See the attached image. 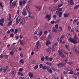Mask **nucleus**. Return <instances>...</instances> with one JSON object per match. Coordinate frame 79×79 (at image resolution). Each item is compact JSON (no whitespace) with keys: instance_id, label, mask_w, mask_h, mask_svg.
Masks as SVG:
<instances>
[{"instance_id":"nucleus-1","label":"nucleus","mask_w":79,"mask_h":79,"mask_svg":"<svg viewBox=\"0 0 79 79\" xmlns=\"http://www.w3.org/2000/svg\"><path fill=\"white\" fill-rule=\"evenodd\" d=\"M40 41H38L36 43L35 46V48H34V51L37 52L38 49L40 48Z\"/></svg>"},{"instance_id":"nucleus-2","label":"nucleus","mask_w":79,"mask_h":79,"mask_svg":"<svg viewBox=\"0 0 79 79\" xmlns=\"http://www.w3.org/2000/svg\"><path fill=\"white\" fill-rule=\"evenodd\" d=\"M69 41L71 43H73V44H77V41L74 39H73V38H69Z\"/></svg>"},{"instance_id":"nucleus-3","label":"nucleus","mask_w":79,"mask_h":79,"mask_svg":"<svg viewBox=\"0 0 79 79\" xmlns=\"http://www.w3.org/2000/svg\"><path fill=\"white\" fill-rule=\"evenodd\" d=\"M16 71L15 70L12 71L11 73V76L12 78H14L15 76L16 75Z\"/></svg>"},{"instance_id":"nucleus-4","label":"nucleus","mask_w":79,"mask_h":79,"mask_svg":"<svg viewBox=\"0 0 79 79\" xmlns=\"http://www.w3.org/2000/svg\"><path fill=\"white\" fill-rule=\"evenodd\" d=\"M20 17V16H19L16 19V22L17 24H18L21 21V18Z\"/></svg>"},{"instance_id":"nucleus-5","label":"nucleus","mask_w":79,"mask_h":79,"mask_svg":"<svg viewBox=\"0 0 79 79\" xmlns=\"http://www.w3.org/2000/svg\"><path fill=\"white\" fill-rule=\"evenodd\" d=\"M58 53H59V56L60 57H64V55L63 54L62 52H61L59 50H58Z\"/></svg>"},{"instance_id":"nucleus-6","label":"nucleus","mask_w":79,"mask_h":79,"mask_svg":"<svg viewBox=\"0 0 79 79\" xmlns=\"http://www.w3.org/2000/svg\"><path fill=\"white\" fill-rule=\"evenodd\" d=\"M57 66L58 67H59V66L63 67L65 66V65H64V63H60L58 64Z\"/></svg>"},{"instance_id":"nucleus-7","label":"nucleus","mask_w":79,"mask_h":79,"mask_svg":"<svg viewBox=\"0 0 79 79\" xmlns=\"http://www.w3.org/2000/svg\"><path fill=\"white\" fill-rule=\"evenodd\" d=\"M25 23V19L24 18H23L21 20V21L20 22V24L22 25H23L24 23Z\"/></svg>"},{"instance_id":"nucleus-8","label":"nucleus","mask_w":79,"mask_h":79,"mask_svg":"<svg viewBox=\"0 0 79 79\" xmlns=\"http://www.w3.org/2000/svg\"><path fill=\"white\" fill-rule=\"evenodd\" d=\"M16 1H14L12 3L11 6L13 8H15L16 5Z\"/></svg>"},{"instance_id":"nucleus-9","label":"nucleus","mask_w":79,"mask_h":79,"mask_svg":"<svg viewBox=\"0 0 79 79\" xmlns=\"http://www.w3.org/2000/svg\"><path fill=\"white\" fill-rule=\"evenodd\" d=\"M68 3L71 5H74V3L73 2V0H70L68 1Z\"/></svg>"},{"instance_id":"nucleus-10","label":"nucleus","mask_w":79,"mask_h":79,"mask_svg":"<svg viewBox=\"0 0 79 79\" xmlns=\"http://www.w3.org/2000/svg\"><path fill=\"white\" fill-rule=\"evenodd\" d=\"M34 6L35 8H37V10H41L42 7L40 6L35 5Z\"/></svg>"},{"instance_id":"nucleus-11","label":"nucleus","mask_w":79,"mask_h":79,"mask_svg":"<svg viewBox=\"0 0 79 79\" xmlns=\"http://www.w3.org/2000/svg\"><path fill=\"white\" fill-rule=\"evenodd\" d=\"M56 12L57 14L59 15V17H60V18L61 17V15H62V14H63V13H62V12H60L59 11H56Z\"/></svg>"},{"instance_id":"nucleus-12","label":"nucleus","mask_w":79,"mask_h":79,"mask_svg":"<svg viewBox=\"0 0 79 79\" xmlns=\"http://www.w3.org/2000/svg\"><path fill=\"white\" fill-rule=\"evenodd\" d=\"M27 12L28 13L29 16L31 18H32L33 17L31 16V12L29 10H27Z\"/></svg>"},{"instance_id":"nucleus-13","label":"nucleus","mask_w":79,"mask_h":79,"mask_svg":"<svg viewBox=\"0 0 79 79\" xmlns=\"http://www.w3.org/2000/svg\"><path fill=\"white\" fill-rule=\"evenodd\" d=\"M75 53L77 54V55L79 54V49H75Z\"/></svg>"},{"instance_id":"nucleus-14","label":"nucleus","mask_w":79,"mask_h":79,"mask_svg":"<svg viewBox=\"0 0 79 79\" xmlns=\"http://www.w3.org/2000/svg\"><path fill=\"white\" fill-rule=\"evenodd\" d=\"M28 75L30 76V78L33 77V74L31 72H29L28 73Z\"/></svg>"},{"instance_id":"nucleus-15","label":"nucleus","mask_w":79,"mask_h":79,"mask_svg":"<svg viewBox=\"0 0 79 79\" xmlns=\"http://www.w3.org/2000/svg\"><path fill=\"white\" fill-rule=\"evenodd\" d=\"M9 21H10L8 22L7 24L8 26H10V25H11V24H12V22H13V21H12L11 20Z\"/></svg>"},{"instance_id":"nucleus-16","label":"nucleus","mask_w":79,"mask_h":79,"mask_svg":"<svg viewBox=\"0 0 79 79\" xmlns=\"http://www.w3.org/2000/svg\"><path fill=\"white\" fill-rule=\"evenodd\" d=\"M69 13H68V14H64V16L65 18H67V17H68V16H69Z\"/></svg>"},{"instance_id":"nucleus-17","label":"nucleus","mask_w":79,"mask_h":79,"mask_svg":"<svg viewBox=\"0 0 79 79\" xmlns=\"http://www.w3.org/2000/svg\"><path fill=\"white\" fill-rule=\"evenodd\" d=\"M47 42L46 43V44L47 45V46H48V45H50L51 42H50V40H47Z\"/></svg>"},{"instance_id":"nucleus-18","label":"nucleus","mask_w":79,"mask_h":79,"mask_svg":"<svg viewBox=\"0 0 79 79\" xmlns=\"http://www.w3.org/2000/svg\"><path fill=\"white\" fill-rule=\"evenodd\" d=\"M41 57V60L43 61H44L45 60V57H44V56H42Z\"/></svg>"},{"instance_id":"nucleus-19","label":"nucleus","mask_w":79,"mask_h":79,"mask_svg":"<svg viewBox=\"0 0 79 79\" xmlns=\"http://www.w3.org/2000/svg\"><path fill=\"white\" fill-rule=\"evenodd\" d=\"M48 73H49L50 74H52V73L53 72V71H52V70L51 69H49V70H48Z\"/></svg>"},{"instance_id":"nucleus-20","label":"nucleus","mask_w":79,"mask_h":79,"mask_svg":"<svg viewBox=\"0 0 79 79\" xmlns=\"http://www.w3.org/2000/svg\"><path fill=\"white\" fill-rule=\"evenodd\" d=\"M52 31L53 32H56V30L55 29V27H53L52 29Z\"/></svg>"},{"instance_id":"nucleus-21","label":"nucleus","mask_w":79,"mask_h":79,"mask_svg":"<svg viewBox=\"0 0 79 79\" xmlns=\"http://www.w3.org/2000/svg\"><path fill=\"white\" fill-rule=\"evenodd\" d=\"M69 46L68 45H65V48L67 50H68V51H70V49L69 48Z\"/></svg>"},{"instance_id":"nucleus-22","label":"nucleus","mask_w":79,"mask_h":79,"mask_svg":"<svg viewBox=\"0 0 79 79\" xmlns=\"http://www.w3.org/2000/svg\"><path fill=\"white\" fill-rule=\"evenodd\" d=\"M22 14L24 16H26V12L24 10H23L22 12Z\"/></svg>"},{"instance_id":"nucleus-23","label":"nucleus","mask_w":79,"mask_h":79,"mask_svg":"<svg viewBox=\"0 0 79 79\" xmlns=\"http://www.w3.org/2000/svg\"><path fill=\"white\" fill-rule=\"evenodd\" d=\"M19 63H21L22 64H24V61L23 60V59H21L19 61Z\"/></svg>"},{"instance_id":"nucleus-24","label":"nucleus","mask_w":79,"mask_h":79,"mask_svg":"<svg viewBox=\"0 0 79 79\" xmlns=\"http://www.w3.org/2000/svg\"><path fill=\"white\" fill-rule=\"evenodd\" d=\"M78 8H79V5H76L74 6L73 9H74V10H76V9Z\"/></svg>"},{"instance_id":"nucleus-25","label":"nucleus","mask_w":79,"mask_h":79,"mask_svg":"<svg viewBox=\"0 0 79 79\" xmlns=\"http://www.w3.org/2000/svg\"><path fill=\"white\" fill-rule=\"evenodd\" d=\"M42 32H43V30H41L39 33V35H42Z\"/></svg>"},{"instance_id":"nucleus-26","label":"nucleus","mask_w":79,"mask_h":79,"mask_svg":"<svg viewBox=\"0 0 79 79\" xmlns=\"http://www.w3.org/2000/svg\"><path fill=\"white\" fill-rule=\"evenodd\" d=\"M46 64H47V65H49V66H51L52 65V64L51 63H50V62H47L46 63Z\"/></svg>"},{"instance_id":"nucleus-27","label":"nucleus","mask_w":79,"mask_h":79,"mask_svg":"<svg viewBox=\"0 0 79 79\" xmlns=\"http://www.w3.org/2000/svg\"><path fill=\"white\" fill-rule=\"evenodd\" d=\"M60 19H59L55 21V24H57V23H58L60 22Z\"/></svg>"},{"instance_id":"nucleus-28","label":"nucleus","mask_w":79,"mask_h":79,"mask_svg":"<svg viewBox=\"0 0 79 79\" xmlns=\"http://www.w3.org/2000/svg\"><path fill=\"white\" fill-rule=\"evenodd\" d=\"M47 52L48 53H51V51L48 49H47Z\"/></svg>"},{"instance_id":"nucleus-29","label":"nucleus","mask_w":79,"mask_h":79,"mask_svg":"<svg viewBox=\"0 0 79 79\" xmlns=\"http://www.w3.org/2000/svg\"><path fill=\"white\" fill-rule=\"evenodd\" d=\"M22 3L23 2L21 1L19 2V5L21 6H23V4H22Z\"/></svg>"},{"instance_id":"nucleus-30","label":"nucleus","mask_w":79,"mask_h":79,"mask_svg":"<svg viewBox=\"0 0 79 79\" xmlns=\"http://www.w3.org/2000/svg\"><path fill=\"white\" fill-rule=\"evenodd\" d=\"M18 74L19 75H20V76H23V74L20 72H18Z\"/></svg>"},{"instance_id":"nucleus-31","label":"nucleus","mask_w":79,"mask_h":79,"mask_svg":"<svg viewBox=\"0 0 79 79\" xmlns=\"http://www.w3.org/2000/svg\"><path fill=\"white\" fill-rule=\"evenodd\" d=\"M45 59L46 61H48L49 60V57L48 56H46L45 57Z\"/></svg>"},{"instance_id":"nucleus-32","label":"nucleus","mask_w":79,"mask_h":79,"mask_svg":"<svg viewBox=\"0 0 79 79\" xmlns=\"http://www.w3.org/2000/svg\"><path fill=\"white\" fill-rule=\"evenodd\" d=\"M22 4L23 5H24V4H26V1L25 0H23L22 1Z\"/></svg>"},{"instance_id":"nucleus-33","label":"nucleus","mask_w":79,"mask_h":79,"mask_svg":"<svg viewBox=\"0 0 79 79\" xmlns=\"http://www.w3.org/2000/svg\"><path fill=\"white\" fill-rule=\"evenodd\" d=\"M9 17L8 20L9 21H10V20H11V15L10 14H9Z\"/></svg>"},{"instance_id":"nucleus-34","label":"nucleus","mask_w":79,"mask_h":79,"mask_svg":"<svg viewBox=\"0 0 79 79\" xmlns=\"http://www.w3.org/2000/svg\"><path fill=\"white\" fill-rule=\"evenodd\" d=\"M4 21H5V19H1L0 20V23H3Z\"/></svg>"},{"instance_id":"nucleus-35","label":"nucleus","mask_w":79,"mask_h":79,"mask_svg":"<svg viewBox=\"0 0 79 79\" xmlns=\"http://www.w3.org/2000/svg\"><path fill=\"white\" fill-rule=\"evenodd\" d=\"M44 66V65L42 64H40V68H43Z\"/></svg>"},{"instance_id":"nucleus-36","label":"nucleus","mask_w":79,"mask_h":79,"mask_svg":"<svg viewBox=\"0 0 79 79\" xmlns=\"http://www.w3.org/2000/svg\"><path fill=\"white\" fill-rule=\"evenodd\" d=\"M52 48L51 49V50L52 52L55 51V48H54V47L53 46H52Z\"/></svg>"},{"instance_id":"nucleus-37","label":"nucleus","mask_w":79,"mask_h":79,"mask_svg":"<svg viewBox=\"0 0 79 79\" xmlns=\"http://www.w3.org/2000/svg\"><path fill=\"white\" fill-rule=\"evenodd\" d=\"M4 58H7V59H8V56L6 55H5L4 56Z\"/></svg>"},{"instance_id":"nucleus-38","label":"nucleus","mask_w":79,"mask_h":79,"mask_svg":"<svg viewBox=\"0 0 79 79\" xmlns=\"http://www.w3.org/2000/svg\"><path fill=\"white\" fill-rule=\"evenodd\" d=\"M51 15H49V17H48V21H50V20L51 19Z\"/></svg>"},{"instance_id":"nucleus-39","label":"nucleus","mask_w":79,"mask_h":79,"mask_svg":"<svg viewBox=\"0 0 79 79\" xmlns=\"http://www.w3.org/2000/svg\"><path fill=\"white\" fill-rule=\"evenodd\" d=\"M39 68V66L38 65H36L35 66L34 68L35 69H37Z\"/></svg>"},{"instance_id":"nucleus-40","label":"nucleus","mask_w":79,"mask_h":79,"mask_svg":"<svg viewBox=\"0 0 79 79\" xmlns=\"http://www.w3.org/2000/svg\"><path fill=\"white\" fill-rule=\"evenodd\" d=\"M10 55H14V52H13V51H11L10 52Z\"/></svg>"},{"instance_id":"nucleus-41","label":"nucleus","mask_w":79,"mask_h":79,"mask_svg":"<svg viewBox=\"0 0 79 79\" xmlns=\"http://www.w3.org/2000/svg\"><path fill=\"white\" fill-rule=\"evenodd\" d=\"M47 68L46 66H44L42 68L43 69H44V70L47 69Z\"/></svg>"},{"instance_id":"nucleus-42","label":"nucleus","mask_w":79,"mask_h":79,"mask_svg":"<svg viewBox=\"0 0 79 79\" xmlns=\"http://www.w3.org/2000/svg\"><path fill=\"white\" fill-rule=\"evenodd\" d=\"M13 0H10V5L11 6V4H12V2Z\"/></svg>"},{"instance_id":"nucleus-43","label":"nucleus","mask_w":79,"mask_h":79,"mask_svg":"<svg viewBox=\"0 0 79 79\" xmlns=\"http://www.w3.org/2000/svg\"><path fill=\"white\" fill-rule=\"evenodd\" d=\"M18 30L17 29H15V34H17L18 33Z\"/></svg>"},{"instance_id":"nucleus-44","label":"nucleus","mask_w":79,"mask_h":79,"mask_svg":"<svg viewBox=\"0 0 79 79\" xmlns=\"http://www.w3.org/2000/svg\"><path fill=\"white\" fill-rule=\"evenodd\" d=\"M63 6V4H60L59 5H58L57 6L58 8H60V7H61V6Z\"/></svg>"},{"instance_id":"nucleus-45","label":"nucleus","mask_w":79,"mask_h":79,"mask_svg":"<svg viewBox=\"0 0 79 79\" xmlns=\"http://www.w3.org/2000/svg\"><path fill=\"white\" fill-rule=\"evenodd\" d=\"M55 27L56 29H58V25L56 24L55 25Z\"/></svg>"},{"instance_id":"nucleus-46","label":"nucleus","mask_w":79,"mask_h":79,"mask_svg":"<svg viewBox=\"0 0 79 79\" xmlns=\"http://www.w3.org/2000/svg\"><path fill=\"white\" fill-rule=\"evenodd\" d=\"M20 42L21 45H23L24 43H23V40H20Z\"/></svg>"},{"instance_id":"nucleus-47","label":"nucleus","mask_w":79,"mask_h":79,"mask_svg":"<svg viewBox=\"0 0 79 79\" xmlns=\"http://www.w3.org/2000/svg\"><path fill=\"white\" fill-rule=\"evenodd\" d=\"M69 73L70 74H74V72H73V71H71L69 72Z\"/></svg>"},{"instance_id":"nucleus-48","label":"nucleus","mask_w":79,"mask_h":79,"mask_svg":"<svg viewBox=\"0 0 79 79\" xmlns=\"http://www.w3.org/2000/svg\"><path fill=\"white\" fill-rule=\"evenodd\" d=\"M57 45H58V43H57L54 44H53V45H54V46H55V47H56V46H57Z\"/></svg>"},{"instance_id":"nucleus-49","label":"nucleus","mask_w":79,"mask_h":79,"mask_svg":"<svg viewBox=\"0 0 79 79\" xmlns=\"http://www.w3.org/2000/svg\"><path fill=\"white\" fill-rule=\"evenodd\" d=\"M49 18V15H48L47 14L46 15V16L45 17V18L46 19H47V18Z\"/></svg>"},{"instance_id":"nucleus-50","label":"nucleus","mask_w":79,"mask_h":79,"mask_svg":"<svg viewBox=\"0 0 79 79\" xmlns=\"http://www.w3.org/2000/svg\"><path fill=\"white\" fill-rule=\"evenodd\" d=\"M54 23H55V21H51V24H54Z\"/></svg>"},{"instance_id":"nucleus-51","label":"nucleus","mask_w":79,"mask_h":79,"mask_svg":"<svg viewBox=\"0 0 79 79\" xmlns=\"http://www.w3.org/2000/svg\"><path fill=\"white\" fill-rule=\"evenodd\" d=\"M49 60L50 61H52L53 60V58H52V57H49Z\"/></svg>"},{"instance_id":"nucleus-52","label":"nucleus","mask_w":79,"mask_h":79,"mask_svg":"<svg viewBox=\"0 0 79 79\" xmlns=\"http://www.w3.org/2000/svg\"><path fill=\"white\" fill-rule=\"evenodd\" d=\"M59 29L60 30V31H62V27H59Z\"/></svg>"},{"instance_id":"nucleus-53","label":"nucleus","mask_w":79,"mask_h":79,"mask_svg":"<svg viewBox=\"0 0 79 79\" xmlns=\"http://www.w3.org/2000/svg\"><path fill=\"white\" fill-rule=\"evenodd\" d=\"M3 70H4V73H5L6 72V71L7 70V69H5V68L3 69Z\"/></svg>"},{"instance_id":"nucleus-54","label":"nucleus","mask_w":79,"mask_h":79,"mask_svg":"<svg viewBox=\"0 0 79 79\" xmlns=\"http://www.w3.org/2000/svg\"><path fill=\"white\" fill-rule=\"evenodd\" d=\"M67 64H69V65H71V64H72V62H67Z\"/></svg>"},{"instance_id":"nucleus-55","label":"nucleus","mask_w":79,"mask_h":79,"mask_svg":"<svg viewBox=\"0 0 79 79\" xmlns=\"http://www.w3.org/2000/svg\"><path fill=\"white\" fill-rule=\"evenodd\" d=\"M73 77L75 79H77V76L75 75H73Z\"/></svg>"},{"instance_id":"nucleus-56","label":"nucleus","mask_w":79,"mask_h":79,"mask_svg":"<svg viewBox=\"0 0 79 79\" xmlns=\"http://www.w3.org/2000/svg\"><path fill=\"white\" fill-rule=\"evenodd\" d=\"M15 30L14 29H10V31L11 32H14Z\"/></svg>"},{"instance_id":"nucleus-57","label":"nucleus","mask_w":79,"mask_h":79,"mask_svg":"<svg viewBox=\"0 0 79 79\" xmlns=\"http://www.w3.org/2000/svg\"><path fill=\"white\" fill-rule=\"evenodd\" d=\"M53 17L54 19H56V15H54L53 16Z\"/></svg>"},{"instance_id":"nucleus-58","label":"nucleus","mask_w":79,"mask_h":79,"mask_svg":"<svg viewBox=\"0 0 79 79\" xmlns=\"http://www.w3.org/2000/svg\"><path fill=\"white\" fill-rule=\"evenodd\" d=\"M77 49V47H76V45H75L73 47V50H76V49Z\"/></svg>"},{"instance_id":"nucleus-59","label":"nucleus","mask_w":79,"mask_h":79,"mask_svg":"<svg viewBox=\"0 0 79 79\" xmlns=\"http://www.w3.org/2000/svg\"><path fill=\"white\" fill-rule=\"evenodd\" d=\"M19 71H20V72H22L23 71V68H20L19 69Z\"/></svg>"},{"instance_id":"nucleus-60","label":"nucleus","mask_w":79,"mask_h":79,"mask_svg":"<svg viewBox=\"0 0 79 79\" xmlns=\"http://www.w3.org/2000/svg\"><path fill=\"white\" fill-rule=\"evenodd\" d=\"M64 74H66L68 73L66 71H64L63 72Z\"/></svg>"},{"instance_id":"nucleus-61","label":"nucleus","mask_w":79,"mask_h":79,"mask_svg":"<svg viewBox=\"0 0 79 79\" xmlns=\"http://www.w3.org/2000/svg\"><path fill=\"white\" fill-rule=\"evenodd\" d=\"M77 21H78V19H75L73 21V23H76V22H77Z\"/></svg>"},{"instance_id":"nucleus-62","label":"nucleus","mask_w":79,"mask_h":79,"mask_svg":"<svg viewBox=\"0 0 79 79\" xmlns=\"http://www.w3.org/2000/svg\"><path fill=\"white\" fill-rule=\"evenodd\" d=\"M19 37L21 39H23V36L21 35H20Z\"/></svg>"},{"instance_id":"nucleus-63","label":"nucleus","mask_w":79,"mask_h":79,"mask_svg":"<svg viewBox=\"0 0 79 79\" xmlns=\"http://www.w3.org/2000/svg\"><path fill=\"white\" fill-rule=\"evenodd\" d=\"M10 37H13V36H14V35L13 34H11L10 35Z\"/></svg>"},{"instance_id":"nucleus-64","label":"nucleus","mask_w":79,"mask_h":79,"mask_svg":"<svg viewBox=\"0 0 79 79\" xmlns=\"http://www.w3.org/2000/svg\"><path fill=\"white\" fill-rule=\"evenodd\" d=\"M19 79H24V77H19Z\"/></svg>"}]
</instances>
